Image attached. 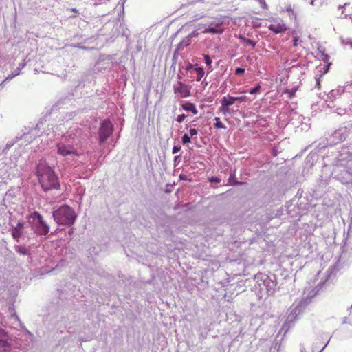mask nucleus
Here are the masks:
<instances>
[{"label": "nucleus", "instance_id": "nucleus-1", "mask_svg": "<svg viewBox=\"0 0 352 352\" xmlns=\"http://www.w3.org/2000/svg\"><path fill=\"white\" fill-rule=\"evenodd\" d=\"M36 176L44 191L60 188V182L54 170L45 162H40L36 166Z\"/></svg>", "mask_w": 352, "mask_h": 352}, {"label": "nucleus", "instance_id": "nucleus-2", "mask_svg": "<svg viewBox=\"0 0 352 352\" xmlns=\"http://www.w3.org/2000/svg\"><path fill=\"white\" fill-rule=\"evenodd\" d=\"M53 217L60 225H72L74 223L76 216L73 209L65 205L53 212Z\"/></svg>", "mask_w": 352, "mask_h": 352}, {"label": "nucleus", "instance_id": "nucleus-3", "mask_svg": "<svg viewBox=\"0 0 352 352\" xmlns=\"http://www.w3.org/2000/svg\"><path fill=\"white\" fill-rule=\"evenodd\" d=\"M28 219L36 220V232L39 235H47L50 232V228L43 221L42 215L38 212H34L28 216Z\"/></svg>", "mask_w": 352, "mask_h": 352}, {"label": "nucleus", "instance_id": "nucleus-4", "mask_svg": "<svg viewBox=\"0 0 352 352\" xmlns=\"http://www.w3.org/2000/svg\"><path fill=\"white\" fill-rule=\"evenodd\" d=\"M113 132V125L109 120H105L102 123L99 129V141L102 144L104 142Z\"/></svg>", "mask_w": 352, "mask_h": 352}, {"label": "nucleus", "instance_id": "nucleus-5", "mask_svg": "<svg viewBox=\"0 0 352 352\" xmlns=\"http://www.w3.org/2000/svg\"><path fill=\"white\" fill-rule=\"evenodd\" d=\"M191 87L186 85L185 83L178 81L175 85H173L174 93L181 98H188L190 96Z\"/></svg>", "mask_w": 352, "mask_h": 352}, {"label": "nucleus", "instance_id": "nucleus-6", "mask_svg": "<svg viewBox=\"0 0 352 352\" xmlns=\"http://www.w3.org/2000/svg\"><path fill=\"white\" fill-rule=\"evenodd\" d=\"M268 28L276 34L283 33L287 30V26L282 20H273Z\"/></svg>", "mask_w": 352, "mask_h": 352}, {"label": "nucleus", "instance_id": "nucleus-7", "mask_svg": "<svg viewBox=\"0 0 352 352\" xmlns=\"http://www.w3.org/2000/svg\"><path fill=\"white\" fill-rule=\"evenodd\" d=\"M58 153L62 156H67L72 154H76V150L71 145L58 144L57 145Z\"/></svg>", "mask_w": 352, "mask_h": 352}, {"label": "nucleus", "instance_id": "nucleus-8", "mask_svg": "<svg viewBox=\"0 0 352 352\" xmlns=\"http://www.w3.org/2000/svg\"><path fill=\"white\" fill-rule=\"evenodd\" d=\"M24 230V223L19 221L16 226L12 229V236L16 241H19V239L22 236Z\"/></svg>", "mask_w": 352, "mask_h": 352}, {"label": "nucleus", "instance_id": "nucleus-9", "mask_svg": "<svg viewBox=\"0 0 352 352\" xmlns=\"http://www.w3.org/2000/svg\"><path fill=\"white\" fill-rule=\"evenodd\" d=\"M182 108L186 111H191L194 115L198 113V110L194 103L187 102L182 104Z\"/></svg>", "mask_w": 352, "mask_h": 352}, {"label": "nucleus", "instance_id": "nucleus-10", "mask_svg": "<svg viewBox=\"0 0 352 352\" xmlns=\"http://www.w3.org/2000/svg\"><path fill=\"white\" fill-rule=\"evenodd\" d=\"M235 102L234 97L230 95H227L222 98L221 100V104L227 105L228 107L232 106Z\"/></svg>", "mask_w": 352, "mask_h": 352}, {"label": "nucleus", "instance_id": "nucleus-11", "mask_svg": "<svg viewBox=\"0 0 352 352\" xmlns=\"http://www.w3.org/2000/svg\"><path fill=\"white\" fill-rule=\"evenodd\" d=\"M195 72L197 73L196 80L197 81H200L201 79L204 76V74H205L204 69L203 67L196 66Z\"/></svg>", "mask_w": 352, "mask_h": 352}, {"label": "nucleus", "instance_id": "nucleus-12", "mask_svg": "<svg viewBox=\"0 0 352 352\" xmlns=\"http://www.w3.org/2000/svg\"><path fill=\"white\" fill-rule=\"evenodd\" d=\"M239 38L243 44L250 45L252 46V47H254L256 44V43L255 41H254L250 38H245L243 36H239Z\"/></svg>", "mask_w": 352, "mask_h": 352}, {"label": "nucleus", "instance_id": "nucleus-13", "mask_svg": "<svg viewBox=\"0 0 352 352\" xmlns=\"http://www.w3.org/2000/svg\"><path fill=\"white\" fill-rule=\"evenodd\" d=\"M10 345L7 340L0 338V351H6Z\"/></svg>", "mask_w": 352, "mask_h": 352}, {"label": "nucleus", "instance_id": "nucleus-14", "mask_svg": "<svg viewBox=\"0 0 352 352\" xmlns=\"http://www.w3.org/2000/svg\"><path fill=\"white\" fill-rule=\"evenodd\" d=\"M219 111L222 113L223 115L226 116L228 113H230V107L227 105H222L219 107L218 109Z\"/></svg>", "mask_w": 352, "mask_h": 352}, {"label": "nucleus", "instance_id": "nucleus-15", "mask_svg": "<svg viewBox=\"0 0 352 352\" xmlns=\"http://www.w3.org/2000/svg\"><path fill=\"white\" fill-rule=\"evenodd\" d=\"M222 32H223L222 30H219L216 29L215 28H206L203 32L204 34H208V33L220 34Z\"/></svg>", "mask_w": 352, "mask_h": 352}, {"label": "nucleus", "instance_id": "nucleus-16", "mask_svg": "<svg viewBox=\"0 0 352 352\" xmlns=\"http://www.w3.org/2000/svg\"><path fill=\"white\" fill-rule=\"evenodd\" d=\"M215 123L214 124V128L216 129H226V126L221 122L220 118L216 117L214 118Z\"/></svg>", "mask_w": 352, "mask_h": 352}, {"label": "nucleus", "instance_id": "nucleus-17", "mask_svg": "<svg viewBox=\"0 0 352 352\" xmlns=\"http://www.w3.org/2000/svg\"><path fill=\"white\" fill-rule=\"evenodd\" d=\"M182 140L184 144H187L190 142V137L188 134L185 133L182 136Z\"/></svg>", "mask_w": 352, "mask_h": 352}, {"label": "nucleus", "instance_id": "nucleus-18", "mask_svg": "<svg viewBox=\"0 0 352 352\" xmlns=\"http://www.w3.org/2000/svg\"><path fill=\"white\" fill-rule=\"evenodd\" d=\"M15 250L18 253H19L21 254H23V255L26 254V253H27L26 249L25 248H23V247H21V246H16L15 247Z\"/></svg>", "mask_w": 352, "mask_h": 352}, {"label": "nucleus", "instance_id": "nucleus-19", "mask_svg": "<svg viewBox=\"0 0 352 352\" xmlns=\"http://www.w3.org/2000/svg\"><path fill=\"white\" fill-rule=\"evenodd\" d=\"M204 60H205V63L209 66L210 67H211V64H212V60L210 57L209 55L208 54H204Z\"/></svg>", "mask_w": 352, "mask_h": 352}, {"label": "nucleus", "instance_id": "nucleus-20", "mask_svg": "<svg viewBox=\"0 0 352 352\" xmlns=\"http://www.w3.org/2000/svg\"><path fill=\"white\" fill-rule=\"evenodd\" d=\"M260 90H261V86H260V85H258L256 87L251 89L249 91V93L250 94H256L258 93L260 91Z\"/></svg>", "mask_w": 352, "mask_h": 352}, {"label": "nucleus", "instance_id": "nucleus-21", "mask_svg": "<svg viewBox=\"0 0 352 352\" xmlns=\"http://www.w3.org/2000/svg\"><path fill=\"white\" fill-rule=\"evenodd\" d=\"M235 102L238 101L240 102H246L248 101V98L245 96H239V97H234Z\"/></svg>", "mask_w": 352, "mask_h": 352}, {"label": "nucleus", "instance_id": "nucleus-22", "mask_svg": "<svg viewBox=\"0 0 352 352\" xmlns=\"http://www.w3.org/2000/svg\"><path fill=\"white\" fill-rule=\"evenodd\" d=\"M186 118V115L185 114H181V115H179L177 118H176V121L178 122V123H182L184 120L185 118Z\"/></svg>", "mask_w": 352, "mask_h": 352}, {"label": "nucleus", "instance_id": "nucleus-23", "mask_svg": "<svg viewBox=\"0 0 352 352\" xmlns=\"http://www.w3.org/2000/svg\"><path fill=\"white\" fill-rule=\"evenodd\" d=\"M244 73H245V69H243V68L238 67L235 70L236 75H241V74H243Z\"/></svg>", "mask_w": 352, "mask_h": 352}, {"label": "nucleus", "instance_id": "nucleus-24", "mask_svg": "<svg viewBox=\"0 0 352 352\" xmlns=\"http://www.w3.org/2000/svg\"><path fill=\"white\" fill-rule=\"evenodd\" d=\"M189 133H190V138H193L194 136L197 135V133H198V131L197 129H190L189 130Z\"/></svg>", "mask_w": 352, "mask_h": 352}, {"label": "nucleus", "instance_id": "nucleus-25", "mask_svg": "<svg viewBox=\"0 0 352 352\" xmlns=\"http://www.w3.org/2000/svg\"><path fill=\"white\" fill-rule=\"evenodd\" d=\"M209 181L210 182H215V183H219L221 182V179L217 177H211L209 178Z\"/></svg>", "mask_w": 352, "mask_h": 352}, {"label": "nucleus", "instance_id": "nucleus-26", "mask_svg": "<svg viewBox=\"0 0 352 352\" xmlns=\"http://www.w3.org/2000/svg\"><path fill=\"white\" fill-rule=\"evenodd\" d=\"M7 336L6 331L0 327V338H6Z\"/></svg>", "mask_w": 352, "mask_h": 352}, {"label": "nucleus", "instance_id": "nucleus-27", "mask_svg": "<svg viewBox=\"0 0 352 352\" xmlns=\"http://www.w3.org/2000/svg\"><path fill=\"white\" fill-rule=\"evenodd\" d=\"M298 41H299V38L298 36H296V37L294 38V39H293V46L294 47H297L298 46Z\"/></svg>", "mask_w": 352, "mask_h": 352}, {"label": "nucleus", "instance_id": "nucleus-28", "mask_svg": "<svg viewBox=\"0 0 352 352\" xmlns=\"http://www.w3.org/2000/svg\"><path fill=\"white\" fill-rule=\"evenodd\" d=\"M180 148H181L180 147L175 146L173 148V154L177 153V152H179L180 151Z\"/></svg>", "mask_w": 352, "mask_h": 352}, {"label": "nucleus", "instance_id": "nucleus-29", "mask_svg": "<svg viewBox=\"0 0 352 352\" xmlns=\"http://www.w3.org/2000/svg\"><path fill=\"white\" fill-rule=\"evenodd\" d=\"M286 92L289 94V98H292L295 95L294 90H287Z\"/></svg>", "mask_w": 352, "mask_h": 352}, {"label": "nucleus", "instance_id": "nucleus-30", "mask_svg": "<svg viewBox=\"0 0 352 352\" xmlns=\"http://www.w3.org/2000/svg\"><path fill=\"white\" fill-rule=\"evenodd\" d=\"M196 66H198V65H197L190 64L188 65V67H187V70H188L190 69H192V68H194L195 69Z\"/></svg>", "mask_w": 352, "mask_h": 352}, {"label": "nucleus", "instance_id": "nucleus-31", "mask_svg": "<svg viewBox=\"0 0 352 352\" xmlns=\"http://www.w3.org/2000/svg\"><path fill=\"white\" fill-rule=\"evenodd\" d=\"M316 85H317L318 88L320 89V82L319 78H317V80H316Z\"/></svg>", "mask_w": 352, "mask_h": 352}, {"label": "nucleus", "instance_id": "nucleus-32", "mask_svg": "<svg viewBox=\"0 0 352 352\" xmlns=\"http://www.w3.org/2000/svg\"><path fill=\"white\" fill-rule=\"evenodd\" d=\"M71 11L73 12H75V13H78V10L76 8H71Z\"/></svg>", "mask_w": 352, "mask_h": 352}, {"label": "nucleus", "instance_id": "nucleus-33", "mask_svg": "<svg viewBox=\"0 0 352 352\" xmlns=\"http://www.w3.org/2000/svg\"><path fill=\"white\" fill-rule=\"evenodd\" d=\"M14 75H11V76H9L6 78V80H8V79H12V78H14Z\"/></svg>", "mask_w": 352, "mask_h": 352}, {"label": "nucleus", "instance_id": "nucleus-34", "mask_svg": "<svg viewBox=\"0 0 352 352\" xmlns=\"http://www.w3.org/2000/svg\"><path fill=\"white\" fill-rule=\"evenodd\" d=\"M239 93H242V94L246 93V91H245V90H239Z\"/></svg>", "mask_w": 352, "mask_h": 352}, {"label": "nucleus", "instance_id": "nucleus-35", "mask_svg": "<svg viewBox=\"0 0 352 352\" xmlns=\"http://www.w3.org/2000/svg\"><path fill=\"white\" fill-rule=\"evenodd\" d=\"M242 183L241 182H235V184H237V185H239V184H241Z\"/></svg>", "mask_w": 352, "mask_h": 352}, {"label": "nucleus", "instance_id": "nucleus-36", "mask_svg": "<svg viewBox=\"0 0 352 352\" xmlns=\"http://www.w3.org/2000/svg\"><path fill=\"white\" fill-rule=\"evenodd\" d=\"M314 0H311V3H311V5H314Z\"/></svg>", "mask_w": 352, "mask_h": 352}]
</instances>
